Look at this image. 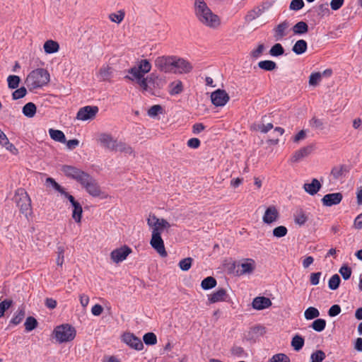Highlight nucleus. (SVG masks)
<instances>
[{"label":"nucleus","mask_w":362,"mask_h":362,"mask_svg":"<svg viewBox=\"0 0 362 362\" xmlns=\"http://www.w3.org/2000/svg\"><path fill=\"white\" fill-rule=\"evenodd\" d=\"M122 341L132 349L141 351L144 348L141 340L132 333H125L122 336Z\"/></svg>","instance_id":"14"},{"label":"nucleus","mask_w":362,"mask_h":362,"mask_svg":"<svg viewBox=\"0 0 362 362\" xmlns=\"http://www.w3.org/2000/svg\"><path fill=\"white\" fill-rule=\"evenodd\" d=\"M242 269L240 274H250L255 268V262L252 259H247L245 262L240 264Z\"/></svg>","instance_id":"27"},{"label":"nucleus","mask_w":362,"mask_h":362,"mask_svg":"<svg viewBox=\"0 0 362 362\" xmlns=\"http://www.w3.org/2000/svg\"><path fill=\"white\" fill-rule=\"evenodd\" d=\"M341 307L339 305H333L328 310L330 317H335L341 313Z\"/></svg>","instance_id":"62"},{"label":"nucleus","mask_w":362,"mask_h":362,"mask_svg":"<svg viewBox=\"0 0 362 362\" xmlns=\"http://www.w3.org/2000/svg\"><path fill=\"white\" fill-rule=\"evenodd\" d=\"M115 151H119L125 155L134 154L133 148L129 145L122 141L117 142Z\"/></svg>","instance_id":"31"},{"label":"nucleus","mask_w":362,"mask_h":362,"mask_svg":"<svg viewBox=\"0 0 362 362\" xmlns=\"http://www.w3.org/2000/svg\"><path fill=\"white\" fill-rule=\"evenodd\" d=\"M343 199L342 194L340 192H335L325 194L321 199L322 203L325 206H332L333 205L339 204Z\"/></svg>","instance_id":"18"},{"label":"nucleus","mask_w":362,"mask_h":362,"mask_svg":"<svg viewBox=\"0 0 362 362\" xmlns=\"http://www.w3.org/2000/svg\"><path fill=\"white\" fill-rule=\"evenodd\" d=\"M201 141L197 138H192L187 141V146L191 148H197L200 146Z\"/></svg>","instance_id":"64"},{"label":"nucleus","mask_w":362,"mask_h":362,"mask_svg":"<svg viewBox=\"0 0 362 362\" xmlns=\"http://www.w3.org/2000/svg\"><path fill=\"white\" fill-rule=\"evenodd\" d=\"M62 171L67 177L76 180L80 184L88 174L76 167L67 165L62 167Z\"/></svg>","instance_id":"9"},{"label":"nucleus","mask_w":362,"mask_h":362,"mask_svg":"<svg viewBox=\"0 0 362 362\" xmlns=\"http://www.w3.org/2000/svg\"><path fill=\"white\" fill-rule=\"evenodd\" d=\"M193 259L192 257H187L180 261L178 265L181 270L188 271L192 264Z\"/></svg>","instance_id":"49"},{"label":"nucleus","mask_w":362,"mask_h":362,"mask_svg":"<svg viewBox=\"0 0 362 362\" xmlns=\"http://www.w3.org/2000/svg\"><path fill=\"white\" fill-rule=\"evenodd\" d=\"M322 78V74H321V72L312 73L309 77V85L311 86H317L321 81Z\"/></svg>","instance_id":"44"},{"label":"nucleus","mask_w":362,"mask_h":362,"mask_svg":"<svg viewBox=\"0 0 362 362\" xmlns=\"http://www.w3.org/2000/svg\"><path fill=\"white\" fill-rule=\"evenodd\" d=\"M25 316V310L24 307L18 308L16 313L14 314L13 317L11 318L10 321V324H12L13 325H18L20 324L23 320L24 319Z\"/></svg>","instance_id":"29"},{"label":"nucleus","mask_w":362,"mask_h":362,"mask_svg":"<svg viewBox=\"0 0 362 362\" xmlns=\"http://www.w3.org/2000/svg\"><path fill=\"white\" fill-rule=\"evenodd\" d=\"M264 49V46L263 44H260L258 45V47H257V49H253L252 52H251V56L254 58H258L259 57L263 51Z\"/></svg>","instance_id":"63"},{"label":"nucleus","mask_w":362,"mask_h":362,"mask_svg":"<svg viewBox=\"0 0 362 362\" xmlns=\"http://www.w3.org/2000/svg\"><path fill=\"white\" fill-rule=\"evenodd\" d=\"M125 13L122 10H119L117 13L110 14L109 18L111 21L120 23L124 18Z\"/></svg>","instance_id":"46"},{"label":"nucleus","mask_w":362,"mask_h":362,"mask_svg":"<svg viewBox=\"0 0 362 362\" xmlns=\"http://www.w3.org/2000/svg\"><path fill=\"white\" fill-rule=\"evenodd\" d=\"M38 322L33 317H28L25 322V329L27 332H31L37 327Z\"/></svg>","instance_id":"42"},{"label":"nucleus","mask_w":362,"mask_h":362,"mask_svg":"<svg viewBox=\"0 0 362 362\" xmlns=\"http://www.w3.org/2000/svg\"><path fill=\"white\" fill-rule=\"evenodd\" d=\"M304 6V2L303 0H292L289 8L291 10L298 11Z\"/></svg>","instance_id":"60"},{"label":"nucleus","mask_w":362,"mask_h":362,"mask_svg":"<svg viewBox=\"0 0 362 362\" xmlns=\"http://www.w3.org/2000/svg\"><path fill=\"white\" fill-rule=\"evenodd\" d=\"M231 354L239 358L247 356L244 349L242 346L234 345L230 349Z\"/></svg>","instance_id":"53"},{"label":"nucleus","mask_w":362,"mask_h":362,"mask_svg":"<svg viewBox=\"0 0 362 362\" xmlns=\"http://www.w3.org/2000/svg\"><path fill=\"white\" fill-rule=\"evenodd\" d=\"M163 110L160 105H154L151 106L148 110V115L151 117H155L158 114L161 113Z\"/></svg>","instance_id":"56"},{"label":"nucleus","mask_w":362,"mask_h":362,"mask_svg":"<svg viewBox=\"0 0 362 362\" xmlns=\"http://www.w3.org/2000/svg\"><path fill=\"white\" fill-rule=\"evenodd\" d=\"M216 286V280L212 276H208L204 279L201 283V286L204 290H209Z\"/></svg>","instance_id":"37"},{"label":"nucleus","mask_w":362,"mask_h":362,"mask_svg":"<svg viewBox=\"0 0 362 362\" xmlns=\"http://www.w3.org/2000/svg\"><path fill=\"white\" fill-rule=\"evenodd\" d=\"M272 305V301L266 297H256L252 301L254 309L260 310L269 308Z\"/></svg>","instance_id":"23"},{"label":"nucleus","mask_w":362,"mask_h":362,"mask_svg":"<svg viewBox=\"0 0 362 362\" xmlns=\"http://www.w3.org/2000/svg\"><path fill=\"white\" fill-rule=\"evenodd\" d=\"M49 134L52 139L62 144L66 142V137L64 132L61 130L49 129Z\"/></svg>","instance_id":"28"},{"label":"nucleus","mask_w":362,"mask_h":362,"mask_svg":"<svg viewBox=\"0 0 362 362\" xmlns=\"http://www.w3.org/2000/svg\"><path fill=\"white\" fill-rule=\"evenodd\" d=\"M98 141L103 147L114 151L118 142L111 134L107 133L100 134L98 136Z\"/></svg>","instance_id":"15"},{"label":"nucleus","mask_w":362,"mask_h":362,"mask_svg":"<svg viewBox=\"0 0 362 362\" xmlns=\"http://www.w3.org/2000/svg\"><path fill=\"white\" fill-rule=\"evenodd\" d=\"M284 54V49L280 43L274 45L269 50V54L272 57H279Z\"/></svg>","instance_id":"43"},{"label":"nucleus","mask_w":362,"mask_h":362,"mask_svg":"<svg viewBox=\"0 0 362 362\" xmlns=\"http://www.w3.org/2000/svg\"><path fill=\"white\" fill-rule=\"evenodd\" d=\"M36 106L33 103H28L23 107V113L28 117H33L36 113Z\"/></svg>","instance_id":"32"},{"label":"nucleus","mask_w":362,"mask_h":362,"mask_svg":"<svg viewBox=\"0 0 362 362\" xmlns=\"http://www.w3.org/2000/svg\"><path fill=\"white\" fill-rule=\"evenodd\" d=\"M312 328L318 332L323 331L326 327V321L324 319H317L311 325Z\"/></svg>","instance_id":"45"},{"label":"nucleus","mask_w":362,"mask_h":362,"mask_svg":"<svg viewBox=\"0 0 362 362\" xmlns=\"http://www.w3.org/2000/svg\"><path fill=\"white\" fill-rule=\"evenodd\" d=\"M72 217L76 223H80L81 221L83 209L79 202L74 204L73 206Z\"/></svg>","instance_id":"35"},{"label":"nucleus","mask_w":362,"mask_h":362,"mask_svg":"<svg viewBox=\"0 0 362 362\" xmlns=\"http://www.w3.org/2000/svg\"><path fill=\"white\" fill-rule=\"evenodd\" d=\"M26 88L25 87H21L12 93V98L13 100L21 99L23 98L26 95Z\"/></svg>","instance_id":"59"},{"label":"nucleus","mask_w":362,"mask_h":362,"mask_svg":"<svg viewBox=\"0 0 362 362\" xmlns=\"http://www.w3.org/2000/svg\"><path fill=\"white\" fill-rule=\"evenodd\" d=\"M272 362H290L289 357L284 354H276L271 358Z\"/></svg>","instance_id":"58"},{"label":"nucleus","mask_w":362,"mask_h":362,"mask_svg":"<svg viewBox=\"0 0 362 362\" xmlns=\"http://www.w3.org/2000/svg\"><path fill=\"white\" fill-rule=\"evenodd\" d=\"M322 187V185L320 181L313 178L310 183H305L303 188L310 195L316 194Z\"/></svg>","instance_id":"22"},{"label":"nucleus","mask_w":362,"mask_h":362,"mask_svg":"<svg viewBox=\"0 0 362 362\" xmlns=\"http://www.w3.org/2000/svg\"><path fill=\"white\" fill-rule=\"evenodd\" d=\"M326 357L324 351L317 350L313 352L310 356L311 362H322Z\"/></svg>","instance_id":"51"},{"label":"nucleus","mask_w":362,"mask_h":362,"mask_svg":"<svg viewBox=\"0 0 362 362\" xmlns=\"http://www.w3.org/2000/svg\"><path fill=\"white\" fill-rule=\"evenodd\" d=\"M194 9L195 16L205 26L216 29L221 25L219 16L212 12L204 0H195Z\"/></svg>","instance_id":"2"},{"label":"nucleus","mask_w":362,"mask_h":362,"mask_svg":"<svg viewBox=\"0 0 362 362\" xmlns=\"http://www.w3.org/2000/svg\"><path fill=\"white\" fill-rule=\"evenodd\" d=\"M175 57L161 56L156 59L155 66L161 71L170 73L175 69Z\"/></svg>","instance_id":"8"},{"label":"nucleus","mask_w":362,"mask_h":362,"mask_svg":"<svg viewBox=\"0 0 362 362\" xmlns=\"http://www.w3.org/2000/svg\"><path fill=\"white\" fill-rule=\"evenodd\" d=\"M150 245L162 257L168 256L161 235H158L157 233L151 235Z\"/></svg>","instance_id":"12"},{"label":"nucleus","mask_w":362,"mask_h":362,"mask_svg":"<svg viewBox=\"0 0 362 362\" xmlns=\"http://www.w3.org/2000/svg\"><path fill=\"white\" fill-rule=\"evenodd\" d=\"M292 30L295 35H303L308 31V25L304 21H299L293 25Z\"/></svg>","instance_id":"30"},{"label":"nucleus","mask_w":362,"mask_h":362,"mask_svg":"<svg viewBox=\"0 0 362 362\" xmlns=\"http://www.w3.org/2000/svg\"><path fill=\"white\" fill-rule=\"evenodd\" d=\"M147 224L152 229V235L157 233L161 235L164 229H168L170 224L164 218H158L155 214H150L147 218Z\"/></svg>","instance_id":"6"},{"label":"nucleus","mask_w":362,"mask_h":362,"mask_svg":"<svg viewBox=\"0 0 362 362\" xmlns=\"http://www.w3.org/2000/svg\"><path fill=\"white\" fill-rule=\"evenodd\" d=\"M76 329L69 324L57 326L54 330V337L57 341L64 343L72 341L76 337Z\"/></svg>","instance_id":"5"},{"label":"nucleus","mask_w":362,"mask_h":362,"mask_svg":"<svg viewBox=\"0 0 362 362\" xmlns=\"http://www.w3.org/2000/svg\"><path fill=\"white\" fill-rule=\"evenodd\" d=\"M288 26V23L286 21H284L274 28V37L276 41L281 40L287 35Z\"/></svg>","instance_id":"20"},{"label":"nucleus","mask_w":362,"mask_h":362,"mask_svg":"<svg viewBox=\"0 0 362 362\" xmlns=\"http://www.w3.org/2000/svg\"><path fill=\"white\" fill-rule=\"evenodd\" d=\"M13 200L19 208L21 212L28 218V215L31 214V199L27 192L23 189H18L13 197Z\"/></svg>","instance_id":"4"},{"label":"nucleus","mask_w":362,"mask_h":362,"mask_svg":"<svg viewBox=\"0 0 362 362\" xmlns=\"http://www.w3.org/2000/svg\"><path fill=\"white\" fill-rule=\"evenodd\" d=\"M175 61L173 73L187 74L192 70V66L188 61L176 57H175Z\"/></svg>","instance_id":"16"},{"label":"nucleus","mask_w":362,"mask_h":362,"mask_svg":"<svg viewBox=\"0 0 362 362\" xmlns=\"http://www.w3.org/2000/svg\"><path fill=\"white\" fill-rule=\"evenodd\" d=\"M169 93L171 95H178L183 90L182 83L180 81H173L170 84Z\"/></svg>","instance_id":"33"},{"label":"nucleus","mask_w":362,"mask_h":362,"mask_svg":"<svg viewBox=\"0 0 362 362\" xmlns=\"http://www.w3.org/2000/svg\"><path fill=\"white\" fill-rule=\"evenodd\" d=\"M114 76V69L108 64H103L97 73L100 81L110 82Z\"/></svg>","instance_id":"17"},{"label":"nucleus","mask_w":362,"mask_h":362,"mask_svg":"<svg viewBox=\"0 0 362 362\" xmlns=\"http://www.w3.org/2000/svg\"><path fill=\"white\" fill-rule=\"evenodd\" d=\"M308 48V44L305 40H299L296 42L294 45L292 47V51L298 54H302L305 53Z\"/></svg>","instance_id":"26"},{"label":"nucleus","mask_w":362,"mask_h":362,"mask_svg":"<svg viewBox=\"0 0 362 362\" xmlns=\"http://www.w3.org/2000/svg\"><path fill=\"white\" fill-rule=\"evenodd\" d=\"M279 214L274 206H269L263 216L262 220L265 223L271 224L279 218Z\"/></svg>","instance_id":"21"},{"label":"nucleus","mask_w":362,"mask_h":362,"mask_svg":"<svg viewBox=\"0 0 362 362\" xmlns=\"http://www.w3.org/2000/svg\"><path fill=\"white\" fill-rule=\"evenodd\" d=\"M151 67V64L148 59H141L137 62L136 66L128 70V73L130 75H127L125 78L132 81H136L143 91L150 92L151 94H153L151 86L153 85L155 87V80L158 77L153 74L144 77L146 74L150 72Z\"/></svg>","instance_id":"1"},{"label":"nucleus","mask_w":362,"mask_h":362,"mask_svg":"<svg viewBox=\"0 0 362 362\" xmlns=\"http://www.w3.org/2000/svg\"><path fill=\"white\" fill-rule=\"evenodd\" d=\"M266 118H267V116H264L262 118V123L259 124L257 125V130L264 134L267 133L269 131H270L274 127V125L272 122L266 123V120H265Z\"/></svg>","instance_id":"38"},{"label":"nucleus","mask_w":362,"mask_h":362,"mask_svg":"<svg viewBox=\"0 0 362 362\" xmlns=\"http://www.w3.org/2000/svg\"><path fill=\"white\" fill-rule=\"evenodd\" d=\"M81 185L93 197H100L102 191L97 181L89 174L81 182Z\"/></svg>","instance_id":"7"},{"label":"nucleus","mask_w":362,"mask_h":362,"mask_svg":"<svg viewBox=\"0 0 362 362\" xmlns=\"http://www.w3.org/2000/svg\"><path fill=\"white\" fill-rule=\"evenodd\" d=\"M46 183L47 185H51V186L59 193H61V192H62V190L64 189L52 177H47L46 179Z\"/></svg>","instance_id":"61"},{"label":"nucleus","mask_w":362,"mask_h":362,"mask_svg":"<svg viewBox=\"0 0 362 362\" xmlns=\"http://www.w3.org/2000/svg\"><path fill=\"white\" fill-rule=\"evenodd\" d=\"M273 235L277 238H280L286 235L288 230L286 227L284 226H279L276 227L273 230Z\"/></svg>","instance_id":"52"},{"label":"nucleus","mask_w":362,"mask_h":362,"mask_svg":"<svg viewBox=\"0 0 362 362\" xmlns=\"http://www.w3.org/2000/svg\"><path fill=\"white\" fill-rule=\"evenodd\" d=\"M13 300L6 299L0 303V318L4 315L5 311L12 305Z\"/></svg>","instance_id":"57"},{"label":"nucleus","mask_w":362,"mask_h":362,"mask_svg":"<svg viewBox=\"0 0 362 362\" xmlns=\"http://www.w3.org/2000/svg\"><path fill=\"white\" fill-rule=\"evenodd\" d=\"M230 97L225 90L218 89L211 95V103L216 107L224 106L229 100Z\"/></svg>","instance_id":"11"},{"label":"nucleus","mask_w":362,"mask_h":362,"mask_svg":"<svg viewBox=\"0 0 362 362\" xmlns=\"http://www.w3.org/2000/svg\"><path fill=\"white\" fill-rule=\"evenodd\" d=\"M43 47L47 54H53L59 51V45L56 41L49 40L45 42Z\"/></svg>","instance_id":"25"},{"label":"nucleus","mask_w":362,"mask_h":362,"mask_svg":"<svg viewBox=\"0 0 362 362\" xmlns=\"http://www.w3.org/2000/svg\"><path fill=\"white\" fill-rule=\"evenodd\" d=\"M99 111L98 106L87 105L81 107L77 114L76 119L81 121L93 119Z\"/></svg>","instance_id":"10"},{"label":"nucleus","mask_w":362,"mask_h":362,"mask_svg":"<svg viewBox=\"0 0 362 362\" xmlns=\"http://www.w3.org/2000/svg\"><path fill=\"white\" fill-rule=\"evenodd\" d=\"M313 150V146L310 145L304 146L293 153L291 157V161L293 163H297L301 160L303 158L309 156Z\"/></svg>","instance_id":"19"},{"label":"nucleus","mask_w":362,"mask_h":362,"mask_svg":"<svg viewBox=\"0 0 362 362\" xmlns=\"http://www.w3.org/2000/svg\"><path fill=\"white\" fill-rule=\"evenodd\" d=\"M144 342L146 345H154L157 343L156 335L153 332H148L143 337Z\"/></svg>","instance_id":"48"},{"label":"nucleus","mask_w":362,"mask_h":362,"mask_svg":"<svg viewBox=\"0 0 362 362\" xmlns=\"http://www.w3.org/2000/svg\"><path fill=\"white\" fill-rule=\"evenodd\" d=\"M131 252L132 249L128 246L124 245L112 250L110 253V257L114 262L119 263L126 259Z\"/></svg>","instance_id":"13"},{"label":"nucleus","mask_w":362,"mask_h":362,"mask_svg":"<svg viewBox=\"0 0 362 362\" xmlns=\"http://www.w3.org/2000/svg\"><path fill=\"white\" fill-rule=\"evenodd\" d=\"M64 247L63 246L57 247V257L56 259L58 266L62 267L64 259Z\"/></svg>","instance_id":"55"},{"label":"nucleus","mask_w":362,"mask_h":362,"mask_svg":"<svg viewBox=\"0 0 362 362\" xmlns=\"http://www.w3.org/2000/svg\"><path fill=\"white\" fill-rule=\"evenodd\" d=\"M262 15L261 10L258 8V6L255 7L253 9L249 11L245 16V21L248 22H251L256 18H259Z\"/></svg>","instance_id":"39"},{"label":"nucleus","mask_w":362,"mask_h":362,"mask_svg":"<svg viewBox=\"0 0 362 362\" xmlns=\"http://www.w3.org/2000/svg\"><path fill=\"white\" fill-rule=\"evenodd\" d=\"M20 77L16 75H10L7 78L8 86L11 89L16 88L20 83Z\"/></svg>","instance_id":"50"},{"label":"nucleus","mask_w":362,"mask_h":362,"mask_svg":"<svg viewBox=\"0 0 362 362\" xmlns=\"http://www.w3.org/2000/svg\"><path fill=\"white\" fill-rule=\"evenodd\" d=\"M294 221L295 223L299 226H303L308 221V216L305 211L302 209H300L296 211L294 215Z\"/></svg>","instance_id":"36"},{"label":"nucleus","mask_w":362,"mask_h":362,"mask_svg":"<svg viewBox=\"0 0 362 362\" xmlns=\"http://www.w3.org/2000/svg\"><path fill=\"white\" fill-rule=\"evenodd\" d=\"M341 282L340 277L338 274H334L329 279L328 282V286L331 290H336L339 288Z\"/></svg>","instance_id":"47"},{"label":"nucleus","mask_w":362,"mask_h":362,"mask_svg":"<svg viewBox=\"0 0 362 362\" xmlns=\"http://www.w3.org/2000/svg\"><path fill=\"white\" fill-rule=\"evenodd\" d=\"M304 341V339L301 336L296 334L292 339L291 346L294 350L299 351L303 348Z\"/></svg>","instance_id":"41"},{"label":"nucleus","mask_w":362,"mask_h":362,"mask_svg":"<svg viewBox=\"0 0 362 362\" xmlns=\"http://www.w3.org/2000/svg\"><path fill=\"white\" fill-rule=\"evenodd\" d=\"M258 66L259 69L267 71H273L277 68L276 62L272 60L260 61L258 63Z\"/></svg>","instance_id":"34"},{"label":"nucleus","mask_w":362,"mask_h":362,"mask_svg":"<svg viewBox=\"0 0 362 362\" xmlns=\"http://www.w3.org/2000/svg\"><path fill=\"white\" fill-rule=\"evenodd\" d=\"M339 272L342 276V277L344 280H347L351 277L352 270H351V267L344 264L341 267Z\"/></svg>","instance_id":"54"},{"label":"nucleus","mask_w":362,"mask_h":362,"mask_svg":"<svg viewBox=\"0 0 362 362\" xmlns=\"http://www.w3.org/2000/svg\"><path fill=\"white\" fill-rule=\"evenodd\" d=\"M49 81V72L42 68L33 70L27 76L25 83L30 89H36L47 85Z\"/></svg>","instance_id":"3"},{"label":"nucleus","mask_w":362,"mask_h":362,"mask_svg":"<svg viewBox=\"0 0 362 362\" xmlns=\"http://www.w3.org/2000/svg\"><path fill=\"white\" fill-rule=\"evenodd\" d=\"M320 315L319 310L314 307L308 308L304 313L305 318L308 320L315 319Z\"/></svg>","instance_id":"40"},{"label":"nucleus","mask_w":362,"mask_h":362,"mask_svg":"<svg viewBox=\"0 0 362 362\" xmlns=\"http://www.w3.org/2000/svg\"><path fill=\"white\" fill-rule=\"evenodd\" d=\"M227 297L226 291L224 288H219L209 296V300L211 303L225 301Z\"/></svg>","instance_id":"24"}]
</instances>
